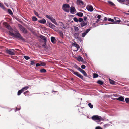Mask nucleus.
I'll return each instance as SVG.
<instances>
[{
	"instance_id": "69168bd1",
	"label": "nucleus",
	"mask_w": 129,
	"mask_h": 129,
	"mask_svg": "<svg viewBox=\"0 0 129 129\" xmlns=\"http://www.w3.org/2000/svg\"><path fill=\"white\" fill-rule=\"evenodd\" d=\"M77 69L79 71H80L81 70V69L80 67H78V68H77Z\"/></svg>"
},
{
	"instance_id": "58836bf2",
	"label": "nucleus",
	"mask_w": 129,
	"mask_h": 129,
	"mask_svg": "<svg viewBox=\"0 0 129 129\" xmlns=\"http://www.w3.org/2000/svg\"><path fill=\"white\" fill-rule=\"evenodd\" d=\"M73 20L75 22H77L79 21V20H78V19L76 17L74 18H73Z\"/></svg>"
},
{
	"instance_id": "20e7f679",
	"label": "nucleus",
	"mask_w": 129,
	"mask_h": 129,
	"mask_svg": "<svg viewBox=\"0 0 129 129\" xmlns=\"http://www.w3.org/2000/svg\"><path fill=\"white\" fill-rule=\"evenodd\" d=\"M6 52L8 54L13 55H15L14 52V49H7L6 50Z\"/></svg>"
},
{
	"instance_id": "37998d69",
	"label": "nucleus",
	"mask_w": 129,
	"mask_h": 129,
	"mask_svg": "<svg viewBox=\"0 0 129 129\" xmlns=\"http://www.w3.org/2000/svg\"><path fill=\"white\" fill-rule=\"evenodd\" d=\"M34 13L35 15L37 16L38 17H39V14L37 12L35 11H34Z\"/></svg>"
},
{
	"instance_id": "7c9ffc66",
	"label": "nucleus",
	"mask_w": 129,
	"mask_h": 129,
	"mask_svg": "<svg viewBox=\"0 0 129 129\" xmlns=\"http://www.w3.org/2000/svg\"><path fill=\"white\" fill-rule=\"evenodd\" d=\"M33 21H36L37 20V19L35 16H33L32 17Z\"/></svg>"
},
{
	"instance_id": "bb28decb",
	"label": "nucleus",
	"mask_w": 129,
	"mask_h": 129,
	"mask_svg": "<svg viewBox=\"0 0 129 129\" xmlns=\"http://www.w3.org/2000/svg\"><path fill=\"white\" fill-rule=\"evenodd\" d=\"M108 3L112 6H115V5L114 4V3L111 1H108Z\"/></svg>"
},
{
	"instance_id": "e433bc0d",
	"label": "nucleus",
	"mask_w": 129,
	"mask_h": 129,
	"mask_svg": "<svg viewBox=\"0 0 129 129\" xmlns=\"http://www.w3.org/2000/svg\"><path fill=\"white\" fill-rule=\"evenodd\" d=\"M24 58L26 60H28L30 59V57L29 56H24Z\"/></svg>"
},
{
	"instance_id": "39448f33",
	"label": "nucleus",
	"mask_w": 129,
	"mask_h": 129,
	"mask_svg": "<svg viewBox=\"0 0 129 129\" xmlns=\"http://www.w3.org/2000/svg\"><path fill=\"white\" fill-rule=\"evenodd\" d=\"M18 26L20 30L25 34H27L28 33L27 30L22 25L19 24Z\"/></svg>"
},
{
	"instance_id": "774afa93",
	"label": "nucleus",
	"mask_w": 129,
	"mask_h": 129,
	"mask_svg": "<svg viewBox=\"0 0 129 129\" xmlns=\"http://www.w3.org/2000/svg\"><path fill=\"white\" fill-rule=\"evenodd\" d=\"M100 21V20L98 19L97 21H96V23H98V22Z\"/></svg>"
},
{
	"instance_id": "680f3d73",
	"label": "nucleus",
	"mask_w": 129,
	"mask_h": 129,
	"mask_svg": "<svg viewBox=\"0 0 129 129\" xmlns=\"http://www.w3.org/2000/svg\"><path fill=\"white\" fill-rule=\"evenodd\" d=\"M4 4L7 7H8L9 6V5L7 3H4Z\"/></svg>"
},
{
	"instance_id": "a19ab883",
	"label": "nucleus",
	"mask_w": 129,
	"mask_h": 129,
	"mask_svg": "<svg viewBox=\"0 0 129 129\" xmlns=\"http://www.w3.org/2000/svg\"><path fill=\"white\" fill-rule=\"evenodd\" d=\"M46 17L47 18L49 19L50 20V19H51V17H51L50 16H49L48 15H46Z\"/></svg>"
},
{
	"instance_id": "7ed1b4c3",
	"label": "nucleus",
	"mask_w": 129,
	"mask_h": 129,
	"mask_svg": "<svg viewBox=\"0 0 129 129\" xmlns=\"http://www.w3.org/2000/svg\"><path fill=\"white\" fill-rule=\"evenodd\" d=\"M70 71L72 73L76 75L82 79H84V77L81 74L77 72H75L73 70L71 69H69Z\"/></svg>"
},
{
	"instance_id": "e2e57ef3",
	"label": "nucleus",
	"mask_w": 129,
	"mask_h": 129,
	"mask_svg": "<svg viewBox=\"0 0 129 129\" xmlns=\"http://www.w3.org/2000/svg\"><path fill=\"white\" fill-rule=\"evenodd\" d=\"M120 2H124L125 0H118Z\"/></svg>"
},
{
	"instance_id": "f3484780",
	"label": "nucleus",
	"mask_w": 129,
	"mask_h": 129,
	"mask_svg": "<svg viewBox=\"0 0 129 129\" xmlns=\"http://www.w3.org/2000/svg\"><path fill=\"white\" fill-rule=\"evenodd\" d=\"M40 38L44 40L45 42H46L47 41L46 38L43 35H41L40 36Z\"/></svg>"
},
{
	"instance_id": "79ce46f5",
	"label": "nucleus",
	"mask_w": 129,
	"mask_h": 129,
	"mask_svg": "<svg viewBox=\"0 0 129 129\" xmlns=\"http://www.w3.org/2000/svg\"><path fill=\"white\" fill-rule=\"evenodd\" d=\"M83 19L81 18H79L78 19L79 21L80 22H82L83 21Z\"/></svg>"
},
{
	"instance_id": "6ab92c4d",
	"label": "nucleus",
	"mask_w": 129,
	"mask_h": 129,
	"mask_svg": "<svg viewBox=\"0 0 129 129\" xmlns=\"http://www.w3.org/2000/svg\"><path fill=\"white\" fill-rule=\"evenodd\" d=\"M29 88V86H26L24 88H22L21 90H22V92H23L25 91L26 90H27V89H28Z\"/></svg>"
},
{
	"instance_id": "cd10ccee",
	"label": "nucleus",
	"mask_w": 129,
	"mask_h": 129,
	"mask_svg": "<svg viewBox=\"0 0 129 129\" xmlns=\"http://www.w3.org/2000/svg\"><path fill=\"white\" fill-rule=\"evenodd\" d=\"M59 23L62 24V25H60L63 26V28L65 29L66 28L67 26H65L62 22H59Z\"/></svg>"
},
{
	"instance_id": "09e8293b",
	"label": "nucleus",
	"mask_w": 129,
	"mask_h": 129,
	"mask_svg": "<svg viewBox=\"0 0 129 129\" xmlns=\"http://www.w3.org/2000/svg\"><path fill=\"white\" fill-rule=\"evenodd\" d=\"M81 68L83 69H84L86 67V66L84 65H82L81 66Z\"/></svg>"
},
{
	"instance_id": "423d86ee",
	"label": "nucleus",
	"mask_w": 129,
	"mask_h": 129,
	"mask_svg": "<svg viewBox=\"0 0 129 129\" xmlns=\"http://www.w3.org/2000/svg\"><path fill=\"white\" fill-rule=\"evenodd\" d=\"M3 24L4 26L7 29H8L9 31H12V29L11 27L8 24V23L6 22H4L3 23Z\"/></svg>"
},
{
	"instance_id": "3c124183",
	"label": "nucleus",
	"mask_w": 129,
	"mask_h": 129,
	"mask_svg": "<svg viewBox=\"0 0 129 129\" xmlns=\"http://www.w3.org/2000/svg\"><path fill=\"white\" fill-rule=\"evenodd\" d=\"M91 29L90 28H89V29H87L86 30V31L85 32L86 34H87V33H88L90 31V30H91Z\"/></svg>"
},
{
	"instance_id": "864d4df0",
	"label": "nucleus",
	"mask_w": 129,
	"mask_h": 129,
	"mask_svg": "<svg viewBox=\"0 0 129 129\" xmlns=\"http://www.w3.org/2000/svg\"><path fill=\"white\" fill-rule=\"evenodd\" d=\"M84 71H84V70H83L81 69L80 71L82 73L84 72Z\"/></svg>"
},
{
	"instance_id": "5701e85b",
	"label": "nucleus",
	"mask_w": 129,
	"mask_h": 129,
	"mask_svg": "<svg viewBox=\"0 0 129 129\" xmlns=\"http://www.w3.org/2000/svg\"><path fill=\"white\" fill-rule=\"evenodd\" d=\"M97 82L98 84L101 85H102L104 84V82L103 81H102L100 80H98V81H97Z\"/></svg>"
},
{
	"instance_id": "f03ea898",
	"label": "nucleus",
	"mask_w": 129,
	"mask_h": 129,
	"mask_svg": "<svg viewBox=\"0 0 129 129\" xmlns=\"http://www.w3.org/2000/svg\"><path fill=\"white\" fill-rule=\"evenodd\" d=\"M70 6L68 4H64L62 6V9L63 10L67 12H69L70 11Z\"/></svg>"
},
{
	"instance_id": "bf43d9fd",
	"label": "nucleus",
	"mask_w": 129,
	"mask_h": 129,
	"mask_svg": "<svg viewBox=\"0 0 129 129\" xmlns=\"http://www.w3.org/2000/svg\"><path fill=\"white\" fill-rule=\"evenodd\" d=\"M101 15H98L97 16V18L99 19H100L101 17Z\"/></svg>"
},
{
	"instance_id": "4c0bfd02",
	"label": "nucleus",
	"mask_w": 129,
	"mask_h": 129,
	"mask_svg": "<svg viewBox=\"0 0 129 129\" xmlns=\"http://www.w3.org/2000/svg\"><path fill=\"white\" fill-rule=\"evenodd\" d=\"M98 74L96 73H94L93 74V78H95L98 77Z\"/></svg>"
},
{
	"instance_id": "f8f14e48",
	"label": "nucleus",
	"mask_w": 129,
	"mask_h": 129,
	"mask_svg": "<svg viewBox=\"0 0 129 129\" xmlns=\"http://www.w3.org/2000/svg\"><path fill=\"white\" fill-rule=\"evenodd\" d=\"M87 24V21H83L80 23V25L81 27H83L86 25Z\"/></svg>"
},
{
	"instance_id": "13d9d810",
	"label": "nucleus",
	"mask_w": 129,
	"mask_h": 129,
	"mask_svg": "<svg viewBox=\"0 0 129 129\" xmlns=\"http://www.w3.org/2000/svg\"><path fill=\"white\" fill-rule=\"evenodd\" d=\"M87 17L86 16H84V21H85L86 20Z\"/></svg>"
},
{
	"instance_id": "dca6fc26",
	"label": "nucleus",
	"mask_w": 129,
	"mask_h": 129,
	"mask_svg": "<svg viewBox=\"0 0 129 129\" xmlns=\"http://www.w3.org/2000/svg\"><path fill=\"white\" fill-rule=\"evenodd\" d=\"M117 100H118L121 101H124V98L122 96H121L118 98H117Z\"/></svg>"
},
{
	"instance_id": "2f4dec72",
	"label": "nucleus",
	"mask_w": 129,
	"mask_h": 129,
	"mask_svg": "<svg viewBox=\"0 0 129 129\" xmlns=\"http://www.w3.org/2000/svg\"><path fill=\"white\" fill-rule=\"evenodd\" d=\"M23 94L25 95H27L29 94V92L28 91H26V92H24Z\"/></svg>"
},
{
	"instance_id": "a878e982",
	"label": "nucleus",
	"mask_w": 129,
	"mask_h": 129,
	"mask_svg": "<svg viewBox=\"0 0 129 129\" xmlns=\"http://www.w3.org/2000/svg\"><path fill=\"white\" fill-rule=\"evenodd\" d=\"M40 72L41 73H45L46 72V71L45 69H43L40 70Z\"/></svg>"
},
{
	"instance_id": "603ef678",
	"label": "nucleus",
	"mask_w": 129,
	"mask_h": 129,
	"mask_svg": "<svg viewBox=\"0 0 129 129\" xmlns=\"http://www.w3.org/2000/svg\"><path fill=\"white\" fill-rule=\"evenodd\" d=\"M95 129H102V128L100 126H98L96 127Z\"/></svg>"
},
{
	"instance_id": "052dcab7",
	"label": "nucleus",
	"mask_w": 129,
	"mask_h": 129,
	"mask_svg": "<svg viewBox=\"0 0 129 129\" xmlns=\"http://www.w3.org/2000/svg\"><path fill=\"white\" fill-rule=\"evenodd\" d=\"M40 65H41L40 64H39V63H37L36 64V67H38V66H40Z\"/></svg>"
},
{
	"instance_id": "a211bd4d",
	"label": "nucleus",
	"mask_w": 129,
	"mask_h": 129,
	"mask_svg": "<svg viewBox=\"0 0 129 129\" xmlns=\"http://www.w3.org/2000/svg\"><path fill=\"white\" fill-rule=\"evenodd\" d=\"M76 15H78L79 17H82L83 15V13L81 12H79L78 13H77L76 14Z\"/></svg>"
},
{
	"instance_id": "9b49d317",
	"label": "nucleus",
	"mask_w": 129,
	"mask_h": 129,
	"mask_svg": "<svg viewBox=\"0 0 129 129\" xmlns=\"http://www.w3.org/2000/svg\"><path fill=\"white\" fill-rule=\"evenodd\" d=\"M48 24L49 27L53 29L55 28V26L51 23H49Z\"/></svg>"
},
{
	"instance_id": "4be33fe9",
	"label": "nucleus",
	"mask_w": 129,
	"mask_h": 129,
	"mask_svg": "<svg viewBox=\"0 0 129 129\" xmlns=\"http://www.w3.org/2000/svg\"><path fill=\"white\" fill-rule=\"evenodd\" d=\"M83 58L80 56H79L77 58V60L79 61H83Z\"/></svg>"
},
{
	"instance_id": "c85d7f7f",
	"label": "nucleus",
	"mask_w": 129,
	"mask_h": 129,
	"mask_svg": "<svg viewBox=\"0 0 129 129\" xmlns=\"http://www.w3.org/2000/svg\"><path fill=\"white\" fill-rule=\"evenodd\" d=\"M121 22V21L120 20H118L115 21L114 22V23L115 24H119V23Z\"/></svg>"
},
{
	"instance_id": "0e129e2a",
	"label": "nucleus",
	"mask_w": 129,
	"mask_h": 129,
	"mask_svg": "<svg viewBox=\"0 0 129 129\" xmlns=\"http://www.w3.org/2000/svg\"><path fill=\"white\" fill-rule=\"evenodd\" d=\"M104 21H106L107 20V18L106 17H105L104 19Z\"/></svg>"
},
{
	"instance_id": "ddd939ff",
	"label": "nucleus",
	"mask_w": 129,
	"mask_h": 129,
	"mask_svg": "<svg viewBox=\"0 0 129 129\" xmlns=\"http://www.w3.org/2000/svg\"><path fill=\"white\" fill-rule=\"evenodd\" d=\"M38 22L42 24H44L46 23V20L44 19H43L41 20H38Z\"/></svg>"
},
{
	"instance_id": "c9c22d12",
	"label": "nucleus",
	"mask_w": 129,
	"mask_h": 129,
	"mask_svg": "<svg viewBox=\"0 0 129 129\" xmlns=\"http://www.w3.org/2000/svg\"><path fill=\"white\" fill-rule=\"evenodd\" d=\"M59 33L60 35V36L61 37H63V33H62V31H59Z\"/></svg>"
},
{
	"instance_id": "f257e3e1",
	"label": "nucleus",
	"mask_w": 129,
	"mask_h": 129,
	"mask_svg": "<svg viewBox=\"0 0 129 129\" xmlns=\"http://www.w3.org/2000/svg\"><path fill=\"white\" fill-rule=\"evenodd\" d=\"M10 35L15 38H18V39L22 41H24V39L21 35L18 30H16L15 34L10 32Z\"/></svg>"
},
{
	"instance_id": "6e6d98bb",
	"label": "nucleus",
	"mask_w": 129,
	"mask_h": 129,
	"mask_svg": "<svg viewBox=\"0 0 129 129\" xmlns=\"http://www.w3.org/2000/svg\"><path fill=\"white\" fill-rule=\"evenodd\" d=\"M84 71H84V70H83L81 69L80 71L82 73L84 72Z\"/></svg>"
},
{
	"instance_id": "ea45409f",
	"label": "nucleus",
	"mask_w": 129,
	"mask_h": 129,
	"mask_svg": "<svg viewBox=\"0 0 129 129\" xmlns=\"http://www.w3.org/2000/svg\"><path fill=\"white\" fill-rule=\"evenodd\" d=\"M86 34H87L85 32L82 33V37H84Z\"/></svg>"
},
{
	"instance_id": "338daca9",
	"label": "nucleus",
	"mask_w": 129,
	"mask_h": 129,
	"mask_svg": "<svg viewBox=\"0 0 129 129\" xmlns=\"http://www.w3.org/2000/svg\"><path fill=\"white\" fill-rule=\"evenodd\" d=\"M77 69L79 71H80L81 70V69L80 67H78V68H77Z\"/></svg>"
},
{
	"instance_id": "2eb2a0df",
	"label": "nucleus",
	"mask_w": 129,
	"mask_h": 129,
	"mask_svg": "<svg viewBox=\"0 0 129 129\" xmlns=\"http://www.w3.org/2000/svg\"><path fill=\"white\" fill-rule=\"evenodd\" d=\"M51 42L53 43L54 44L56 43V40L54 37H51Z\"/></svg>"
},
{
	"instance_id": "9d476101",
	"label": "nucleus",
	"mask_w": 129,
	"mask_h": 129,
	"mask_svg": "<svg viewBox=\"0 0 129 129\" xmlns=\"http://www.w3.org/2000/svg\"><path fill=\"white\" fill-rule=\"evenodd\" d=\"M54 24H55L57 25L58 26L59 25L58 24H57V23L55 19H54L52 17L51 18L50 20Z\"/></svg>"
},
{
	"instance_id": "412c9836",
	"label": "nucleus",
	"mask_w": 129,
	"mask_h": 129,
	"mask_svg": "<svg viewBox=\"0 0 129 129\" xmlns=\"http://www.w3.org/2000/svg\"><path fill=\"white\" fill-rule=\"evenodd\" d=\"M0 7L3 9L5 10L6 9L4 7V6L3 4L0 3Z\"/></svg>"
},
{
	"instance_id": "b1692460",
	"label": "nucleus",
	"mask_w": 129,
	"mask_h": 129,
	"mask_svg": "<svg viewBox=\"0 0 129 129\" xmlns=\"http://www.w3.org/2000/svg\"><path fill=\"white\" fill-rule=\"evenodd\" d=\"M77 2L79 4H81L83 5L84 4L82 0H78L77 1Z\"/></svg>"
},
{
	"instance_id": "c03bdc74",
	"label": "nucleus",
	"mask_w": 129,
	"mask_h": 129,
	"mask_svg": "<svg viewBox=\"0 0 129 129\" xmlns=\"http://www.w3.org/2000/svg\"><path fill=\"white\" fill-rule=\"evenodd\" d=\"M74 30L76 31H78L79 30V28L78 27L75 26Z\"/></svg>"
},
{
	"instance_id": "a18cd8bd",
	"label": "nucleus",
	"mask_w": 129,
	"mask_h": 129,
	"mask_svg": "<svg viewBox=\"0 0 129 129\" xmlns=\"http://www.w3.org/2000/svg\"><path fill=\"white\" fill-rule=\"evenodd\" d=\"M125 101H126V102L128 103V102H129V98H126L125 99Z\"/></svg>"
},
{
	"instance_id": "4468645a",
	"label": "nucleus",
	"mask_w": 129,
	"mask_h": 129,
	"mask_svg": "<svg viewBox=\"0 0 129 129\" xmlns=\"http://www.w3.org/2000/svg\"><path fill=\"white\" fill-rule=\"evenodd\" d=\"M72 45L73 46L76 47L77 48V50L76 51H77L80 48V46L79 45L77 44L76 43H73L72 44Z\"/></svg>"
},
{
	"instance_id": "aec40b11",
	"label": "nucleus",
	"mask_w": 129,
	"mask_h": 129,
	"mask_svg": "<svg viewBox=\"0 0 129 129\" xmlns=\"http://www.w3.org/2000/svg\"><path fill=\"white\" fill-rule=\"evenodd\" d=\"M79 34L78 33H75L74 34L73 36L75 38L77 39L78 38Z\"/></svg>"
},
{
	"instance_id": "1a4fd4ad",
	"label": "nucleus",
	"mask_w": 129,
	"mask_h": 129,
	"mask_svg": "<svg viewBox=\"0 0 129 129\" xmlns=\"http://www.w3.org/2000/svg\"><path fill=\"white\" fill-rule=\"evenodd\" d=\"M76 11V10L75 8L73 6H71L70 7V12L72 14H73L74 13V12Z\"/></svg>"
},
{
	"instance_id": "0eeeda50",
	"label": "nucleus",
	"mask_w": 129,
	"mask_h": 129,
	"mask_svg": "<svg viewBox=\"0 0 129 129\" xmlns=\"http://www.w3.org/2000/svg\"><path fill=\"white\" fill-rule=\"evenodd\" d=\"M101 117H99V116L98 115H94L92 117V120H99L100 121L101 120Z\"/></svg>"
},
{
	"instance_id": "f704fd0d",
	"label": "nucleus",
	"mask_w": 129,
	"mask_h": 129,
	"mask_svg": "<svg viewBox=\"0 0 129 129\" xmlns=\"http://www.w3.org/2000/svg\"><path fill=\"white\" fill-rule=\"evenodd\" d=\"M41 65L42 66H45L46 65V63L45 62H42L40 63Z\"/></svg>"
},
{
	"instance_id": "72a5a7b5",
	"label": "nucleus",
	"mask_w": 129,
	"mask_h": 129,
	"mask_svg": "<svg viewBox=\"0 0 129 129\" xmlns=\"http://www.w3.org/2000/svg\"><path fill=\"white\" fill-rule=\"evenodd\" d=\"M88 105L89 106V107L91 108H92L93 107V105L91 103H89L88 104Z\"/></svg>"
},
{
	"instance_id": "49530a36",
	"label": "nucleus",
	"mask_w": 129,
	"mask_h": 129,
	"mask_svg": "<svg viewBox=\"0 0 129 129\" xmlns=\"http://www.w3.org/2000/svg\"><path fill=\"white\" fill-rule=\"evenodd\" d=\"M108 20L109 21H111L112 22H114V20L113 19H112L111 18H109L108 19Z\"/></svg>"
},
{
	"instance_id": "8fccbe9b",
	"label": "nucleus",
	"mask_w": 129,
	"mask_h": 129,
	"mask_svg": "<svg viewBox=\"0 0 129 129\" xmlns=\"http://www.w3.org/2000/svg\"><path fill=\"white\" fill-rule=\"evenodd\" d=\"M35 62L33 61H31V65H35Z\"/></svg>"
},
{
	"instance_id": "de8ad7c7",
	"label": "nucleus",
	"mask_w": 129,
	"mask_h": 129,
	"mask_svg": "<svg viewBox=\"0 0 129 129\" xmlns=\"http://www.w3.org/2000/svg\"><path fill=\"white\" fill-rule=\"evenodd\" d=\"M82 74H83L85 76L87 77V75L86 73L85 72V71H84V72L82 73Z\"/></svg>"
},
{
	"instance_id": "393cba45",
	"label": "nucleus",
	"mask_w": 129,
	"mask_h": 129,
	"mask_svg": "<svg viewBox=\"0 0 129 129\" xmlns=\"http://www.w3.org/2000/svg\"><path fill=\"white\" fill-rule=\"evenodd\" d=\"M109 82L111 84H115V82L110 79H109Z\"/></svg>"
},
{
	"instance_id": "c756f323",
	"label": "nucleus",
	"mask_w": 129,
	"mask_h": 129,
	"mask_svg": "<svg viewBox=\"0 0 129 129\" xmlns=\"http://www.w3.org/2000/svg\"><path fill=\"white\" fill-rule=\"evenodd\" d=\"M8 12H9V14H10L11 15L13 14V12H12L11 10V9H8Z\"/></svg>"
},
{
	"instance_id": "473e14b6",
	"label": "nucleus",
	"mask_w": 129,
	"mask_h": 129,
	"mask_svg": "<svg viewBox=\"0 0 129 129\" xmlns=\"http://www.w3.org/2000/svg\"><path fill=\"white\" fill-rule=\"evenodd\" d=\"M23 92L22 90L21 89V90H19L18 92L17 95H20Z\"/></svg>"
},
{
	"instance_id": "4d7b16f0",
	"label": "nucleus",
	"mask_w": 129,
	"mask_h": 129,
	"mask_svg": "<svg viewBox=\"0 0 129 129\" xmlns=\"http://www.w3.org/2000/svg\"><path fill=\"white\" fill-rule=\"evenodd\" d=\"M84 71H84V70H83L81 69L80 71L82 73L84 72Z\"/></svg>"
},
{
	"instance_id": "6e6552de",
	"label": "nucleus",
	"mask_w": 129,
	"mask_h": 129,
	"mask_svg": "<svg viewBox=\"0 0 129 129\" xmlns=\"http://www.w3.org/2000/svg\"><path fill=\"white\" fill-rule=\"evenodd\" d=\"M87 9L89 11L92 12L93 10V7L90 5H88L86 7Z\"/></svg>"
},
{
	"instance_id": "5fc2aeb1",
	"label": "nucleus",
	"mask_w": 129,
	"mask_h": 129,
	"mask_svg": "<svg viewBox=\"0 0 129 129\" xmlns=\"http://www.w3.org/2000/svg\"><path fill=\"white\" fill-rule=\"evenodd\" d=\"M84 71H84V70H83L81 69L80 71L82 73L84 72Z\"/></svg>"
}]
</instances>
